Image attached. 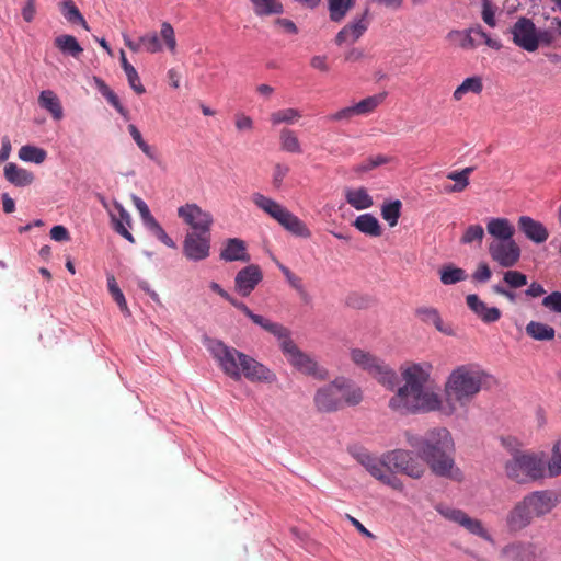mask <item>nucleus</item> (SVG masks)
Segmentation results:
<instances>
[{
    "label": "nucleus",
    "instance_id": "f257e3e1",
    "mask_svg": "<svg viewBox=\"0 0 561 561\" xmlns=\"http://www.w3.org/2000/svg\"><path fill=\"white\" fill-rule=\"evenodd\" d=\"M431 366L409 365L401 370L403 385L389 399L388 407L400 415L439 412L453 415L458 407L468 405L481 391L488 374L476 364L456 367L445 382V399L430 382Z\"/></svg>",
    "mask_w": 561,
    "mask_h": 561
},
{
    "label": "nucleus",
    "instance_id": "f03ea898",
    "mask_svg": "<svg viewBox=\"0 0 561 561\" xmlns=\"http://www.w3.org/2000/svg\"><path fill=\"white\" fill-rule=\"evenodd\" d=\"M404 436L408 445L435 476L455 481L462 479V472L455 462V443L447 428L434 427L423 435L408 431Z\"/></svg>",
    "mask_w": 561,
    "mask_h": 561
},
{
    "label": "nucleus",
    "instance_id": "7ed1b4c3",
    "mask_svg": "<svg viewBox=\"0 0 561 561\" xmlns=\"http://www.w3.org/2000/svg\"><path fill=\"white\" fill-rule=\"evenodd\" d=\"M208 350L219 368L231 379L238 381L243 376L251 382H273L275 374L262 363L222 341L213 340Z\"/></svg>",
    "mask_w": 561,
    "mask_h": 561
},
{
    "label": "nucleus",
    "instance_id": "20e7f679",
    "mask_svg": "<svg viewBox=\"0 0 561 561\" xmlns=\"http://www.w3.org/2000/svg\"><path fill=\"white\" fill-rule=\"evenodd\" d=\"M362 401V389L344 377L319 387L313 394V407L321 414L335 413L346 405H358Z\"/></svg>",
    "mask_w": 561,
    "mask_h": 561
},
{
    "label": "nucleus",
    "instance_id": "39448f33",
    "mask_svg": "<svg viewBox=\"0 0 561 561\" xmlns=\"http://www.w3.org/2000/svg\"><path fill=\"white\" fill-rule=\"evenodd\" d=\"M505 476L518 483L527 484L546 476V460L542 453L513 450L504 463Z\"/></svg>",
    "mask_w": 561,
    "mask_h": 561
},
{
    "label": "nucleus",
    "instance_id": "423d86ee",
    "mask_svg": "<svg viewBox=\"0 0 561 561\" xmlns=\"http://www.w3.org/2000/svg\"><path fill=\"white\" fill-rule=\"evenodd\" d=\"M280 345V348L286 356L287 360L300 373L312 376L319 380L328 378V371L318 365V363L308 354L299 350V347L291 340L290 331L283 324H279V332L272 333Z\"/></svg>",
    "mask_w": 561,
    "mask_h": 561
},
{
    "label": "nucleus",
    "instance_id": "0eeeda50",
    "mask_svg": "<svg viewBox=\"0 0 561 561\" xmlns=\"http://www.w3.org/2000/svg\"><path fill=\"white\" fill-rule=\"evenodd\" d=\"M252 202L259 209L267 214L271 218L277 221L278 225L294 236L302 238H309L311 236L306 224L275 199L261 193H254L252 195Z\"/></svg>",
    "mask_w": 561,
    "mask_h": 561
},
{
    "label": "nucleus",
    "instance_id": "6e6552de",
    "mask_svg": "<svg viewBox=\"0 0 561 561\" xmlns=\"http://www.w3.org/2000/svg\"><path fill=\"white\" fill-rule=\"evenodd\" d=\"M351 359L357 367L367 371L379 383L388 389L392 390L397 386L398 378L394 370L369 352L360 348H353L351 351Z\"/></svg>",
    "mask_w": 561,
    "mask_h": 561
},
{
    "label": "nucleus",
    "instance_id": "1a4fd4ad",
    "mask_svg": "<svg viewBox=\"0 0 561 561\" xmlns=\"http://www.w3.org/2000/svg\"><path fill=\"white\" fill-rule=\"evenodd\" d=\"M533 519L548 515L561 503V491L546 489L527 493L520 500Z\"/></svg>",
    "mask_w": 561,
    "mask_h": 561
},
{
    "label": "nucleus",
    "instance_id": "9d476101",
    "mask_svg": "<svg viewBox=\"0 0 561 561\" xmlns=\"http://www.w3.org/2000/svg\"><path fill=\"white\" fill-rule=\"evenodd\" d=\"M386 459L391 463V469L412 479H421L426 471L421 458L407 449L388 451L386 453Z\"/></svg>",
    "mask_w": 561,
    "mask_h": 561
},
{
    "label": "nucleus",
    "instance_id": "9b49d317",
    "mask_svg": "<svg viewBox=\"0 0 561 561\" xmlns=\"http://www.w3.org/2000/svg\"><path fill=\"white\" fill-rule=\"evenodd\" d=\"M178 217L187 225L192 231L210 232L214 224L213 215L195 203H186L176 210Z\"/></svg>",
    "mask_w": 561,
    "mask_h": 561
},
{
    "label": "nucleus",
    "instance_id": "f8f14e48",
    "mask_svg": "<svg viewBox=\"0 0 561 561\" xmlns=\"http://www.w3.org/2000/svg\"><path fill=\"white\" fill-rule=\"evenodd\" d=\"M500 556L506 561H542L543 551L534 542L516 540L505 545Z\"/></svg>",
    "mask_w": 561,
    "mask_h": 561
},
{
    "label": "nucleus",
    "instance_id": "ddd939ff",
    "mask_svg": "<svg viewBox=\"0 0 561 561\" xmlns=\"http://www.w3.org/2000/svg\"><path fill=\"white\" fill-rule=\"evenodd\" d=\"M488 250L492 261L503 268L514 267L522 255L520 247L515 240L492 241Z\"/></svg>",
    "mask_w": 561,
    "mask_h": 561
},
{
    "label": "nucleus",
    "instance_id": "4468645a",
    "mask_svg": "<svg viewBox=\"0 0 561 561\" xmlns=\"http://www.w3.org/2000/svg\"><path fill=\"white\" fill-rule=\"evenodd\" d=\"M536 25L531 19L520 16L511 27L512 41L519 48L534 53L538 49Z\"/></svg>",
    "mask_w": 561,
    "mask_h": 561
},
{
    "label": "nucleus",
    "instance_id": "2eb2a0df",
    "mask_svg": "<svg viewBox=\"0 0 561 561\" xmlns=\"http://www.w3.org/2000/svg\"><path fill=\"white\" fill-rule=\"evenodd\" d=\"M183 254L191 261H203L210 254V232H187L183 241Z\"/></svg>",
    "mask_w": 561,
    "mask_h": 561
},
{
    "label": "nucleus",
    "instance_id": "dca6fc26",
    "mask_svg": "<svg viewBox=\"0 0 561 561\" xmlns=\"http://www.w3.org/2000/svg\"><path fill=\"white\" fill-rule=\"evenodd\" d=\"M443 515L446 518H448L449 520H453V522L459 524L460 526L466 528L469 533H471L486 541H493L492 536L484 528L482 522L477 518L470 517L463 511L456 510V508H448L443 512Z\"/></svg>",
    "mask_w": 561,
    "mask_h": 561
},
{
    "label": "nucleus",
    "instance_id": "f3484780",
    "mask_svg": "<svg viewBox=\"0 0 561 561\" xmlns=\"http://www.w3.org/2000/svg\"><path fill=\"white\" fill-rule=\"evenodd\" d=\"M263 279V273L259 265L250 264L241 268L234 278L236 290L243 297H248Z\"/></svg>",
    "mask_w": 561,
    "mask_h": 561
},
{
    "label": "nucleus",
    "instance_id": "a211bd4d",
    "mask_svg": "<svg viewBox=\"0 0 561 561\" xmlns=\"http://www.w3.org/2000/svg\"><path fill=\"white\" fill-rule=\"evenodd\" d=\"M534 522L522 501L516 502L505 516V526L508 533L518 534Z\"/></svg>",
    "mask_w": 561,
    "mask_h": 561
},
{
    "label": "nucleus",
    "instance_id": "6ab92c4d",
    "mask_svg": "<svg viewBox=\"0 0 561 561\" xmlns=\"http://www.w3.org/2000/svg\"><path fill=\"white\" fill-rule=\"evenodd\" d=\"M356 459L375 479L380 482L391 469V463L386 459V454L378 458L368 453H359L356 456Z\"/></svg>",
    "mask_w": 561,
    "mask_h": 561
},
{
    "label": "nucleus",
    "instance_id": "aec40b11",
    "mask_svg": "<svg viewBox=\"0 0 561 561\" xmlns=\"http://www.w3.org/2000/svg\"><path fill=\"white\" fill-rule=\"evenodd\" d=\"M469 309L484 323H493L500 320L502 313L496 307H488L478 295L470 294L466 297Z\"/></svg>",
    "mask_w": 561,
    "mask_h": 561
},
{
    "label": "nucleus",
    "instance_id": "412c9836",
    "mask_svg": "<svg viewBox=\"0 0 561 561\" xmlns=\"http://www.w3.org/2000/svg\"><path fill=\"white\" fill-rule=\"evenodd\" d=\"M518 228L527 239L538 244L543 243L549 237V231L545 225L529 216L519 217Z\"/></svg>",
    "mask_w": 561,
    "mask_h": 561
},
{
    "label": "nucleus",
    "instance_id": "4be33fe9",
    "mask_svg": "<svg viewBox=\"0 0 561 561\" xmlns=\"http://www.w3.org/2000/svg\"><path fill=\"white\" fill-rule=\"evenodd\" d=\"M114 208L118 213V217L110 211V217L112 221L113 229L123 238H125L130 243H135L136 240L134 236L129 232L128 228L131 227V216L130 214L123 207V205L118 202L113 203Z\"/></svg>",
    "mask_w": 561,
    "mask_h": 561
},
{
    "label": "nucleus",
    "instance_id": "5701e85b",
    "mask_svg": "<svg viewBox=\"0 0 561 561\" xmlns=\"http://www.w3.org/2000/svg\"><path fill=\"white\" fill-rule=\"evenodd\" d=\"M220 259L226 262H249L250 255L247 252L245 242L238 238L228 239L220 251Z\"/></svg>",
    "mask_w": 561,
    "mask_h": 561
},
{
    "label": "nucleus",
    "instance_id": "b1692460",
    "mask_svg": "<svg viewBox=\"0 0 561 561\" xmlns=\"http://www.w3.org/2000/svg\"><path fill=\"white\" fill-rule=\"evenodd\" d=\"M229 301L233 307L242 311L249 319L253 321V323L261 327L263 330H265L268 333H278L279 332V324L278 322H273L270 319L254 313L244 302L233 298L229 295V298L226 299Z\"/></svg>",
    "mask_w": 561,
    "mask_h": 561
},
{
    "label": "nucleus",
    "instance_id": "393cba45",
    "mask_svg": "<svg viewBox=\"0 0 561 561\" xmlns=\"http://www.w3.org/2000/svg\"><path fill=\"white\" fill-rule=\"evenodd\" d=\"M368 28V22L365 18L346 24L335 36V43L342 45L344 43L357 42Z\"/></svg>",
    "mask_w": 561,
    "mask_h": 561
},
{
    "label": "nucleus",
    "instance_id": "a878e982",
    "mask_svg": "<svg viewBox=\"0 0 561 561\" xmlns=\"http://www.w3.org/2000/svg\"><path fill=\"white\" fill-rule=\"evenodd\" d=\"M488 232L494 238L493 241L514 240L515 227L507 218H491L486 225Z\"/></svg>",
    "mask_w": 561,
    "mask_h": 561
},
{
    "label": "nucleus",
    "instance_id": "bb28decb",
    "mask_svg": "<svg viewBox=\"0 0 561 561\" xmlns=\"http://www.w3.org/2000/svg\"><path fill=\"white\" fill-rule=\"evenodd\" d=\"M345 201L350 206L356 210L368 209L374 205L373 197L369 195L367 188L360 187H346L344 190Z\"/></svg>",
    "mask_w": 561,
    "mask_h": 561
},
{
    "label": "nucleus",
    "instance_id": "cd10ccee",
    "mask_svg": "<svg viewBox=\"0 0 561 561\" xmlns=\"http://www.w3.org/2000/svg\"><path fill=\"white\" fill-rule=\"evenodd\" d=\"M5 179L15 186H27L34 181L32 172L10 162L4 167Z\"/></svg>",
    "mask_w": 561,
    "mask_h": 561
},
{
    "label": "nucleus",
    "instance_id": "c85d7f7f",
    "mask_svg": "<svg viewBox=\"0 0 561 561\" xmlns=\"http://www.w3.org/2000/svg\"><path fill=\"white\" fill-rule=\"evenodd\" d=\"M415 316L426 324H433L437 331L450 335L451 330L444 325L438 310L434 307H419L415 309Z\"/></svg>",
    "mask_w": 561,
    "mask_h": 561
},
{
    "label": "nucleus",
    "instance_id": "c756f323",
    "mask_svg": "<svg viewBox=\"0 0 561 561\" xmlns=\"http://www.w3.org/2000/svg\"><path fill=\"white\" fill-rule=\"evenodd\" d=\"M559 36H561V19L552 18L549 27L536 30L538 48L551 46Z\"/></svg>",
    "mask_w": 561,
    "mask_h": 561
},
{
    "label": "nucleus",
    "instance_id": "7c9ffc66",
    "mask_svg": "<svg viewBox=\"0 0 561 561\" xmlns=\"http://www.w3.org/2000/svg\"><path fill=\"white\" fill-rule=\"evenodd\" d=\"M41 107L49 112L54 119L60 121L64 116L62 106L59 98L51 90H44L38 98Z\"/></svg>",
    "mask_w": 561,
    "mask_h": 561
},
{
    "label": "nucleus",
    "instance_id": "2f4dec72",
    "mask_svg": "<svg viewBox=\"0 0 561 561\" xmlns=\"http://www.w3.org/2000/svg\"><path fill=\"white\" fill-rule=\"evenodd\" d=\"M353 226L362 233L370 237H380L382 234L381 226L378 219L371 214L359 215L353 222Z\"/></svg>",
    "mask_w": 561,
    "mask_h": 561
},
{
    "label": "nucleus",
    "instance_id": "473e14b6",
    "mask_svg": "<svg viewBox=\"0 0 561 561\" xmlns=\"http://www.w3.org/2000/svg\"><path fill=\"white\" fill-rule=\"evenodd\" d=\"M476 28L459 31L453 30L447 33L446 39L454 46H458L462 49H474L478 46V43L472 37V33H474Z\"/></svg>",
    "mask_w": 561,
    "mask_h": 561
},
{
    "label": "nucleus",
    "instance_id": "72a5a7b5",
    "mask_svg": "<svg viewBox=\"0 0 561 561\" xmlns=\"http://www.w3.org/2000/svg\"><path fill=\"white\" fill-rule=\"evenodd\" d=\"M525 330L526 334L536 341H551L556 335V331L551 325L538 321H530Z\"/></svg>",
    "mask_w": 561,
    "mask_h": 561
},
{
    "label": "nucleus",
    "instance_id": "f704fd0d",
    "mask_svg": "<svg viewBox=\"0 0 561 561\" xmlns=\"http://www.w3.org/2000/svg\"><path fill=\"white\" fill-rule=\"evenodd\" d=\"M54 44L62 54H68L73 58H78L83 51V48L72 35H59L55 38Z\"/></svg>",
    "mask_w": 561,
    "mask_h": 561
},
{
    "label": "nucleus",
    "instance_id": "c9c22d12",
    "mask_svg": "<svg viewBox=\"0 0 561 561\" xmlns=\"http://www.w3.org/2000/svg\"><path fill=\"white\" fill-rule=\"evenodd\" d=\"M483 90L482 79L478 76L466 78L460 85L456 88L453 93L455 101H460L465 94L471 92L480 94Z\"/></svg>",
    "mask_w": 561,
    "mask_h": 561
},
{
    "label": "nucleus",
    "instance_id": "e433bc0d",
    "mask_svg": "<svg viewBox=\"0 0 561 561\" xmlns=\"http://www.w3.org/2000/svg\"><path fill=\"white\" fill-rule=\"evenodd\" d=\"M59 5L64 18L68 22L72 24H80L84 30L89 31V25L85 19L72 0H62Z\"/></svg>",
    "mask_w": 561,
    "mask_h": 561
},
{
    "label": "nucleus",
    "instance_id": "4c0bfd02",
    "mask_svg": "<svg viewBox=\"0 0 561 561\" xmlns=\"http://www.w3.org/2000/svg\"><path fill=\"white\" fill-rule=\"evenodd\" d=\"M279 144L283 151L299 154L302 152L300 141L296 133L289 128H283L279 133Z\"/></svg>",
    "mask_w": 561,
    "mask_h": 561
},
{
    "label": "nucleus",
    "instance_id": "58836bf2",
    "mask_svg": "<svg viewBox=\"0 0 561 561\" xmlns=\"http://www.w3.org/2000/svg\"><path fill=\"white\" fill-rule=\"evenodd\" d=\"M254 13L259 16L282 14L284 7L279 0H251Z\"/></svg>",
    "mask_w": 561,
    "mask_h": 561
},
{
    "label": "nucleus",
    "instance_id": "ea45409f",
    "mask_svg": "<svg viewBox=\"0 0 561 561\" xmlns=\"http://www.w3.org/2000/svg\"><path fill=\"white\" fill-rule=\"evenodd\" d=\"M473 167H467L461 171H454L448 173L447 178L456 183L446 188L447 192L458 193L462 192L469 185V175L473 172Z\"/></svg>",
    "mask_w": 561,
    "mask_h": 561
},
{
    "label": "nucleus",
    "instance_id": "a19ab883",
    "mask_svg": "<svg viewBox=\"0 0 561 561\" xmlns=\"http://www.w3.org/2000/svg\"><path fill=\"white\" fill-rule=\"evenodd\" d=\"M546 476L548 478L561 476V439L553 444L551 457L546 461Z\"/></svg>",
    "mask_w": 561,
    "mask_h": 561
},
{
    "label": "nucleus",
    "instance_id": "79ce46f5",
    "mask_svg": "<svg viewBox=\"0 0 561 561\" xmlns=\"http://www.w3.org/2000/svg\"><path fill=\"white\" fill-rule=\"evenodd\" d=\"M355 3L356 0H329L330 19L333 22L342 21Z\"/></svg>",
    "mask_w": 561,
    "mask_h": 561
},
{
    "label": "nucleus",
    "instance_id": "37998d69",
    "mask_svg": "<svg viewBox=\"0 0 561 561\" xmlns=\"http://www.w3.org/2000/svg\"><path fill=\"white\" fill-rule=\"evenodd\" d=\"M301 113L297 108L288 107L273 112L270 115V121L273 125L279 124H294L301 118Z\"/></svg>",
    "mask_w": 561,
    "mask_h": 561
},
{
    "label": "nucleus",
    "instance_id": "c03bdc74",
    "mask_svg": "<svg viewBox=\"0 0 561 561\" xmlns=\"http://www.w3.org/2000/svg\"><path fill=\"white\" fill-rule=\"evenodd\" d=\"M465 279H467V273L463 268L449 264L440 270V282L444 285H453Z\"/></svg>",
    "mask_w": 561,
    "mask_h": 561
},
{
    "label": "nucleus",
    "instance_id": "a18cd8bd",
    "mask_svg": "<svg viewBox=\"0 0 561 561\" xmlns=\"http://www.w3.org/2000/svg\"><path fill=\"white\" fill-rule=\"evenodd\" d=\"M402 203L397 199L387 202L381 206V216L390 227H394L401 215Z\"/></svg>",
    "mask_w": 561,
    "mask_h": 561
},
{
    "label": "nucleus",
    "instance_id": "49530a36",
    "mask_svg": "<svg viewBox=\"0 0 561 561\" xmlns=\"http://www.w3.org/2000/svg\"><path fill=\"white\" fill-rule=\"evenodd\" d=\"M46 157V151L35 146L25 145L22 146L19 150V158L27 162L39 164L45 161Z\"/></svg>",
    "mask_w": 561,
    "mask_h": 561
},
{
    "label": "nucleus",
    "instance_id": "de8ad7c7",
    "mask_svg": "<svg viewBox=\"0 0 561 561\" xmlns=\"http://www.w3.org/2000/svg\"><path fill=\"white\" fill-rule=\"evenodd\" d=\"M128 131L131 136V138L134 139V141L137 144V146L139 147V149L152 161H158V153H157V150L154 148H152L151 146H149L142 138L139 129L130 124L128 126Z\"/></svg>",
    "mask_w": 561,
    "mask_h": 561
},
{
    "label": "nucleus",
    "instance_id": "09e8293b",
    "mask_svg": "<svg viewBox=\"0 0 561 561\" xmlns=\"http://www.w3.org/2000/svg\"><path fill=\"white\" fill-rule=\"evenodd\" d=\"M107 287H108V291H110L112 298L118 305L121 311L124 312L125 314H129V309H128L125 296L122 293V290L119 289L114 275L107 276Z\"/></svg>",
    "mask_w": 561,
    "mask_h": 561
},
{
    "label": "nucleus",
    "instance_id": "8fccbe9b",
    "mask_svg": "<svg viewBox=\"0 0 561 561\" xmlns=\"http://www.w3.org/2000/svg\"><path fill=\"white\" fill-rule=\"evenodd\" d=\"M484 238V229L481 225H470L462 237L460 238V242L462 244H472L478 243L481 244Z\"/></svg>",
    "mask_w": 561,
    "mask_h": 561
},
{
    "label": "nucleus",
    "instance_id": "3c124183",
    "mask_svg": "<svg viewBox=\"0 0 561 561\" xmlns=\"http://www.w3.org/2000/svg\"><path fill=\"white\" fill-rule=\"evenodd\" d=\"M140 43H142L144 50L149 54L162 51V44L156 32H149L140 36Z\"/></svg>",
    "mask_w": 561,
    "mask_h": 561
},
{
    "label": "nucleus",
    "instance_id": "603ef678",
    "mask_svg": "<svg viewBox=\"0 0 561 561\" xmlns=\"http://www.w3.org/2000/svg\"><path fill=\"white\" fill-rule=\"evenodd\" d=\"M382 95L368 96L360 102L354 104L357 115H367L374 112L377 106L382 102Z\"/></svg>",
    "mask_w": 561,
    "mask_h": 561
},
{
    "label": "nucleus",
    "instance_id": "864d4df0",
    "mask_svg": "<svg viewBox=\"0 0 561 561\" xmlns=\"http://www.w3.org/2000/svg\"><path fill=\"white\" fill-rule=\"evenodd\" d=\"M146 227L164 245L171 249L176 248V243L168 236V233L162 228V226L157 221V219L150 221L148 225H146Z\"/></svg>",
    "mask_w": 561,
    "mask_h": 561
},
{
    "label": "nucleus",
    "instance_id": "5fc2aeb1",
    "mask_svg": "<svg viewBox=\"0 0 561 561\" xmlns=\"http://www.w3.org/2000/svg\"><path fill=\"white\" fill-rule=\"evenodd\" d=\"M160 37L164 42L170 53L175 54L176 51V38L173 26L169 22L161 24Z\"/></svg>",
    "mask_w": 561,
    "mask_h": 561
},
{
    "label": "nucleus",
    "instance_id": "6e6d98bb",
    "mask_svg": "<svg viewBox=\"0 0 561 561\" xmlns=\"http://www.w3.org/2000/svg\"><path fill=\"white\" fill-rule=\"evenodd\" d=\"M482 11L481 18L483 22L490 27L496 26L495 13L497 7L491 0H481Z\"/></svg>",
    "mask_w": 561,
    "mask_h": 561
},
{
    "label": "nucleus",
    "instance_id": "4d7b16f0",
    "mask_svg": "<svg viewBox=\"0 0 561 561\" xmlns=\"http://www.w3.org/2000/svg\"><path fill=\"white\" fill-rule=\"evenodd\" d=\"M503 279L511 288H520L527 285V276L518 271L505 272Z\"/></svg>",
    "mask_w": 561,
    "mask_h": 561
},
{
    "label": "nucleus",
    "instance_id": "13d9d810",
    "mask_svg": "<svg viewBox=\"0 0 561 561\" xmlns=\"http://www.w3.org/2000/svg\"><path fill=\"white\" fill-rule=\"evenodd\" d=\"M131 201H133V204L136 207V209L139 211V215L141 217L145 226L148 225L153 219H156L151 215L148 205L140 197H138L137 195H133Z\"/></svg>",
    "mask_w": 561,
    "mask_h": 561
},
{
    "label": "nucleus",
    "instance_id": "bf43d9fd",
    "mask_svg": "<svg viewBox=\"0 0 561 561\" xmlns=\"http://www.w3.org/2000/svg\"><path fill=\"white\" fill-rule=\"evenodd\" d=\"M234 125L238 131H252L254 128L253 119L241 112L234 115Z\"/></svg>",
    "mask_w": 561,
    "mask_h": 561
},
{
    "label": "nucleus",
    "instance_id": "052dcab7",
    "mask_svg": "<svg viewBox=\"0 0 561 561\" xmlns=\"http://www.w3.org/2000/svg\"><path fill=\"white\" fill-rule=\"evenodd\" d=\"M125 75L127 77L129 87L135 91V93H137L138 95H141L146 92V89L142 85V83L140 81V77H139L137 70L135 69V67L133 69H129L128 71H126Z\"/></svg>",
    "mask_w": 561,
    "mask_h": 561
},
{
    "label": "nucleus",
    "instance_id": "680f3d73",
    "mask_svg": "<svg viewBox=\"0 0 561 561\" xmlns=\"http://www.w3.org/2000/svg\"><path fill=\"white\" fill-rule=\"evenodd\" d=\"M542 305L551 311L561 313V293L553 291L542 299Z\"/></svg>",
    "mask_w": 561,
    "mask_h": 561
},
{
    "label": "nucleus",
    "instance_id": "e2e57ef3",
    "mask_svg": "<svg viewBox=\"0 0 561 561\" xmlns=\"http://www.w3.org/2000/svg\"><path fill=\"white\" fill-rule=\"evenodd\" d=\"M289 170H290L289 167L286 164H282V163L275 164L274 170H273V186L275 188H280L284 179L289 173Z\"/></svg>",
    "mask_w": 561,
    "mask_h": 561
},
{
    "label": "nucleus",
    "instance_id": "0e129e2a",
    "mask_svg": "<svg viewBox=\"0 0 561 561\" xmlns=\"http://www.w3.org/2000/svg\"><path fill=\"white\" fill-rule=\"evenodd\" d=\"M279 268H280L282 273L284 274V276L286 277L289 285L293 288H295L296 290H298L299 293H302L304 286H302L301 278L299 276H297L296 274H294L288 267H286L284 265H279Z\"/></svg>",
    "mask_w": 561,
    "mask_h": 561
},
{
    "label": "nucleus",
    "instance_id": "69168bd1",
    "mask_svg": "<svg viewBox=\"0 0 561 561\" xmlns=\"http://www.w3.org/2000/svg\"><path fill=\"white\" fill-rule=\"evenodd\" d=\"M492 276V272L489 267V265L484 262H480L477 266V270L472 274V278L476 282L485 283L488 282Z\"/></svg>",
    "mask_w": 561,
    "mask_h": 561
},
{
    "label": "nucleus",
    "instance_id": "338daca9",
    "mask_svg": "<svg viewBox=\"0 0 561 561\" xmlns=\"http://www.w3.org/2000/svg\"><path fill=\"white\" fill-rule=\"evenodd\" d=\"M356 115H357L356 110H355L354 105H352V106L344 107V108L337 111L336 113L329 115L328 118L330 121H348L353 116H356Z\"/></svg>",
    "mask_w": 561,
    "mask_h": 561
},
{
    "label": "nucleus",
    "instance_id": "774afa93",
    "mask_svg": "<svg viewBox=\"0 0 561 561\" xmlns=\"http://www.w3.org/2000/svg\"><path fill=\"white\" fill-rule=\"evenodd\" d=\"M50 238L55 241L62 242L69 241L70 234L67 228L61 225L54 226L50 230Z\"/></svg>",
    "mask_w": 561,
    "mask_h": 561
}]
</instances>
